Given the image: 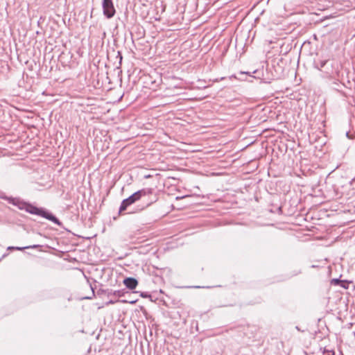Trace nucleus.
Wrapping results in <instances>:
<instances>
[{
  "instance_id": "2eb2a0df",
  "label": "nucleus",
  "mask_w": 355,
  "mask_h": 355,
  "mask_svg": "<svg viewBox=\"0 0 355 355\" xmlns=\"http://www.w3.org/2000/svg\"><path fill=\"white\" fill-rule=\"evenodd\" d=\"M141 296L143 297H146L147 296H148V294L146 293H141Z\"/></svg>"
},
{
  "instance_id": "f8f14e48",
  "label": "nucleus",
  "mask_w": 355,
  "mask_h": 355,
  "mask_svg": "<svg viewBox=\"0 0 355 355\" xmlns=\"http://www.w3.org/2000/svg\"><path fill=\"white\" fill-rule=\"evenodd\" d=\"M327 62V60H322L320 62V68L322 69L324 67L326 63Z\"/></svg>"
},
{
  "instance_id": "6e6552de",
  "label": "nucleus",
  "mask_w": 355,
  "mask_h": 355,
  "mask_svg": "<svg viewBox=\"0 0 355 355\" xmlns=\"http://www.w3.org/2000/svg\"><path fill=\"white\" fill-rule=\"evenodd\" d=\"M125 293L124 290H117L113 292V295L116 297H121Z\"/></svg>"
},
{
  "instance_id": "a211bd4d",
  "label": "nucleus",
  "mask_w": 355,
  "mask_h": 355,
  "mask_svg": "<svg viewBox=\"0 0 355 355\" xmlns=\"http://www.w3.org/2000/svg\"><path fill=\"white\" fill-rule=\"evenodd\" d=\"M295 329H296L297 331H302V330L300 329V327H299L298 326H296V327H295ZM303 331H302V332H303Z\"/></svg>"
},
{
  "instance_id": "7ed1b4c3",
  "label": "nucleus",
  "mask_w": 355,
  "mask_h": 355,
  "mask_svg": "<svg viewBox=\"0 0 355 355\" xmlns=\"http://www.w3.org/2000/svg\"><path fill=\"white\" fill-rule=\"evenodd\" d=\"M135 199L131 196L128 198L122 200L121 205L119 209V215L123 214V211H125L128 207L135 203Z\"/></svg>"
},
{
  "instance_id": "f03ea898",
  "label": "nucleus",
  "mask_w": 355,
  "mask_h": 355,
  "mask_svg": "<svg viewBox=\"0 0 355 355\" xmlns=\"http://www.w3.org/2000/svg\"><path fill=\"white\" fill-rule=\"evenodd\" d=\"M103 14L107 17L111 18L114 15L115 9L112 0H103Z\"/></svg>"
},
{
  "instance_id": "aec40b11",
  "label": "nucleus",
  "mask_w": 355,
  "mask_h": 355,
  "mask_svg": "<svg viewBox=\"0 0 355 355\" xmlns=\"http://www.w3.org/2000/svg\"><path fill=\"white\" fill-rule=\"evenodd\" d=\"M195 288H200V286H195Z\"/></svg>"
},
{
  "instance_id": "9b49d317",
  "label": "nucleus",
  "mask_w": 355,
  "mask_h": 355,
  "mask_svg": "<svg viewBox=\"0 0 355 355\" xmlns=\"http://www.w3.org/2000/svg\"><path fill=\"white\" fill-rule=\"evenodd\" d=\"M42 295H43L42 299H46V298L51 297L50 296H49V292L46 291H43Z\"/></svg>"
},
{
  "instance_id": "f257e3e1",
  "label": "nucleus",
  "mask_w": 355,
  "mask_h": 355,
  "mask_svg": "<svg viewBox=\"0 0 355 355\" xmlns=\"http://www.w3.org/2000/svg\"><path fill=\"white\" fill-rule=\"evenodd\" d=\"M1 198L6 200L9 204L17 207L21 210H25L31 214L41 216L53 222L54 224H56L60 227H62V223L50 211L44 207H36L19 198L4 196H1Z\"/></svg>"
},
{
  "instance_id": "1a4fd4ad",
  "label": "nucleus",
  "mask_w": 355,
  "mask_h": 355,
  "mask_svg": "<svg viewBox=\"0 0 355 355\" xmlns=\"http://www.w3.org/2000/svg\"><path fill=\"white\" fill-rule=\"evenodd\" d=\"M324 355H335V352L334 350L324 349Z\"/></svg>"
},
{
  "instance_id": "423d86ee",
  "label": "nucleus",
  "mask_w": 355,
  "mask_h": 355,
  "mask_svg": "<svg viewBox=\"0 0 355 355\" xmlns=\"http://www.w3.org/2000/svg\"><path fill=\"white\" fill-rule=\"evenodd\" d=\"M40 245H28V246H24V247H18V246H9L8 247L7 250H18V251H22L25 249H37L38 248H40Z\"/></svg>"
},
{
  "instance_id": "f3484780",
  "label": "nucleus",
  "mask_w": 355,
  "mask_h": 355,
  "mask_svg": "<svg viewBox=\"0 0 355 355\" xmlns=\"http://www.w3.org/2000/svg\"><path fill=\"white\" fill-rule=\"evenodd\" d=\"M118 54H119V58H120V62H121V60H122V55H121L120 52H118Z\"/></svg>"
},
{
  "instance_id": "6ab92c4d",
  "label": "nucleus",
  "mask_w": 355,
  "mask_h": 355,
  "mask_svg": "<svg viewBox=\"0 0 355 355\" xmlns=\"http://www.w3.org/2000/svg\"><path fill=\"white\" fill-rule=\"evenodd\" d=\"M152 203H153V201H151V202H148V203L146 205V207H148V206H149V205H150Z\"/></svg>"
},
{
  "instance_id": "ddd939ff",
  "label": "nucleus",
  "mask_w": 355,
  "mask_h": 355,
  "mask_svg": "<svg viewBox=\"0 0 355 355\" xmlns=\"http://www.w3.org/2000/svg\"><path fill=\"white\" fill-rule=\"evenodd\" d=\"M239 75L240 76H243V75H248V76H251L250 75V72H245V71H240L239 73Z\"/></svg>"
},
{
  "instance_id": "0eeeda50",
  "label": "nucleus",
  "mask_w": 355,
  "mask_h": 355,
  "mask_svg": "<svg viewBox=\"0 0 355 355\" xmlns=\"http://www.w3.org/2000/svg\"><path fill=\"white\" fill-rule=\"evenodd\" d=\"M343 282H345V281L338 278H334L331 280V284L334 286H340V284Z\"/></svg>"
},
{
  "instance_id": "20e7f679",
  "label": "nucleus",
  "mask_w": 355,
  "mask_h": 355,
  "mask_svg": "<svg viewBox=\"0 0 355 355\" xmlns=\"http://www.w3.org/2000/svg\"><path fill=\"white\" fill-rule=\"evenodd\" d=\"M152 193V189H142L132 193V196L135 199V201L137 202L143 197L150 195Z\"/></svg>"
},
{
  "instance_id": "39448f33",
  "label": "nucleus",
  "mask_w": 355,
  "mask_h": 355,
  "mask_svg": "<svg viewBox=\"0 0 355 355\" xmlns=\"http://www.w3.org/2000/svg\"><path fill=\"white\" fill-rule=\"evenodd\" d=\"M123 284L130 290L135 289L138 285V281L134 277H125L123 279Z\"/></svg>"
},
{
  "instance_id": "412c9836",
  "label": "nucleus",
  "mask_w": 355,
  "mask_h": 355,
  "mask_svg": "<svg viewBox=\"0 0 355 355\" xmlns=\"http://www.w3.org/2000/svg\"><path fill=\"white\" fill-rule=\"evenodd\" d=\"M21 111H24V112H26L27 110H22Z\"/></svg>"
},
{
  "instance_id": "9d476101",
  "label": "nucleus",
  "mask_w": 355,
  "mask_h": 355,
  "mask_svg": "<svg viewBox=\"0 0 355 355\" xmlns=\"http://www.w3.org/2000/svg\"><path fill=\"white\" fill-rule=\"evenodd\" d=\"M345 282H343L340 284V286L344 288H348V286H349V282L348 281H346V280H344Z\"/></svg>"
},
{
  "instance_id": "dca6fc26",
  "label": "nucleus",
  "mask_w": 355,
  "mask_h": 355,
  "mask_svg": "<svg viewBox=\"0 0 355 355\" xmlns=\"http://www.w3.org/2000/svg\"><path fill=\"white\" fill-rule=\"evenodd\" d=\"M300 273H301V270H297L293 275H298Z\"/></svg>"
},
{
  "instance_id": "4468645a",
  "label": "nucleus",
  "mask_w": 355,
  "mask_h": 355,
  "mask_svg": "<svg viewBox=\"0 0 355 355\" xmlns=\"http://www.w3.org/2000/svg\"><path fill=\"white\" fill-rule=\"evenodd\" d=\"M236 78V79H239L240 80H243L241 77H236V76H230V78Z\"/></svg>"
}]
</instances>
